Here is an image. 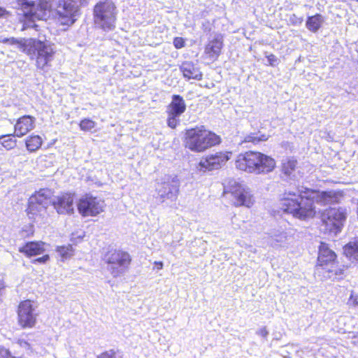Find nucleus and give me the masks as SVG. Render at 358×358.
Returning <instances> with one entry per match:
<instances>
[{
    "instance_id": "obj_7",
    "label": "nucleus",
    "mask_w": 358,
    "mask_h": 358,
    "mask_svg": "<svg viewBox=\"0 0 358 358\" xmlns=\"http://www.w3.org/2000/svg\"><path fill=\"white\" fill-rule=\"evenodd\" d=\"M105 206L103 199L91 194L83 196L78 203V212L83 217L96 216L103 211Z\"/></svg>"
},
{
    "instance_id": "obj_27",
    "label": "nucleus",
    "mask_w": 358,
    "mask_h": 358,
    "mask_svg": "<svg viewBox=\"0 0 358 358\" xmlns=\"http://www.w3.org/2000/svg\"><path fill=\"white\" fill-rule=\"evenodd\" d=\"M11 136V134L0 136V143L8 150L16 146V141L10 138Z\"/></svg>"
},
{
    "instance_id": "obj_24",
    "label": "nucleus",
    "mask_w": 358,
    "mask_h": 358,
    "mask_svg": "<svg viewBox=\"0 0 358 358\" xmlns=\"http://www.w3.org/2000/svg\"><path fill=\"white\" fill-rule=\"evenodd\" d=\"M297 161L294 159H287L282 162V171L287 178L292 179L294 177L293 174L296 167Z\"/></svg>"
},
{
    "instance_id": "obj_4",
    "label": "nucleus",
    "mask_w": 358,
    "mask_h": 358,
    "mask_svg": "<svg viewBox=\"0 0 358 358\" xmlns=\"http://www.w3.org/2000/svg\"><path fill=\"white\" fill-rule=\"evenodd\" d=\"M220 143V136L206 129L203 126L187 129L185 134V147L195 152H204Z\"/></svg>"
},
{
    "instance_id": "obj_41",
    "label": "nucleus",
    "mask_w": 358,
    "mask_h": 358,
    "mask_svg": "<svg viewBox=\"0 0 358 358\" xmlns=\"http://www.w3.org/2000/svg\"><path fill=\"white\" fill-rule=\"evenodd\" d=\"M257 335L263 337V338H266L268 334V331L266 330V327H263L260 329H259L257 331Z\"/></svg>"
},
{
    "instance_id": "obj_18",
    "label": "nucleus",
    "mask_w": 358,
    "mask_h": 358,
    "mask_svg": "<svg viewBox=\"0 0 358 358\" xmlns=\"http://www.w3.org/2000/svg\"><path fill=\"white\" fill-rule=\"evenodd\" d=\"M223 35L215 34L205 48V53L212 59H216L221 53L223 48Z\"/></svg>"
},
{
    "instance_id": "obj_34",
    "label": "nucleus",
    "mask_w": 358,
    "mask_h": 358,
    "mask_svg": "<svg viewBox=\"0 0 358 358\" xmlns=\"http://www.w3.org/2000/svg\"><path fill=\"white\" fill-rule=\"evenodd\" d=\"M266 57L267 58L269 65L275 66L279 64V59L275 55L270 54L266 55Z\"/></svg>"
},
{
    "instance_id": "obj_47",
    "label": "nucleus",
    "mask_w": 358,
    "mask_h": 358,
    "mask_svg": "<svg viewBox=\"0 0 358 358\" xmlns=\"http://www.w3.org/2000/svg\"><path fill=\"white\" fill-rule=\"evenodd\" d=\"M357 305H358V302H357Z\"/></svg>"
},
{
    "instance_id": "obj_3",
    "label": "nucleus",
    "mask_w": 358,
    "mask_h": 358,
    "mask_svg": "<svg viewBox=\"0 0 358 358\" xmlns=\"http://www.w3.org/2000/svg\"><path fill=\"white\" fill-rule=\"evenodd\" d=\"M22 47L23 52L31 59H35L37 69L46 71V69L51 66L56 51L54 45L50 42L28 38Z\"/></svg>"
},
{
    "instance_id": "obj_17",
    "label": "nucleus",
    "mask_w": 358,
    "mask_h": 358,
    "mask_svg": "<svg viewBox=\"0 0 358 358\" xmlns=\"http://www.w3.org/2000/svg\"><path fill=\"white\" fill-rule=\"evenodd\" d=\"M73 196L66 193L52 199V205L59 214L73 213Z\"/></svg>"
},
{
    "instance_id": "obj_44",
    "label": "nucleus",
    "mask_w": 358,
    "mask_h": 358,
    "mask_svg": "<svg viewBox=\"0 0 358 358\" xmlns=\"http://www.w3.org/2000/svg\"><path fill=\"white\" fill-rule=\"evenodd\" d=\"M9 41V38H3L0 37V42L3 43H8Z\"/></svg>"
},
{
    "instance_id": "obj_8",
    "label": "nucleus",
    "mask_w": 358,
    "mask_h": 358,
    "mask_svg": "<svg viewBox=\"0 0 358 358\" xmlns=\"http://www.w3.org/2000/svg\"><path fill=\"white\" fill-rule=\"evenodd\" d=\"M346 209L343 208H329L322 213V221L330 231H341L346 219Z\"/></svg>"
},
{
    "instance_id": "obj_21",
    "label": "nucleus",
    "mask_w": 358,
    "mask_h": 358,
    "mask_svg": "<svg viewBox=\"0 0 358 358\" xmlns=\"http://www.w3.org/2000/svg\"><path fill=\"white\" fill-rule=\"evenodd\" d=\"M180 70L182 73L185 78L188 80L194 79L201 80L202 79V73L199 69L191 62H185L180 66Z\"/></svg>"
},
{
    "instance_id": "obj_9",
    "label": "nucleus",
    "mask_w": 358,
    "mask_h": 358,
    "mask_svg": "<svg viewBox=\"0 0 358 358\" xmlns=\"http://www.w3.org/2000/svg\"><path fill=\"white\" fill-rule=\"evenodd\" d=\"M179 192V181L176 178L168 177L156 186L157 199L161 202L176 200Z\"/></svg>"
},
{
    "instance_id": "obj_10",
    "label": "nucleus",
    "mask_w": 358,
    "mask_h": 358,
    "mask_svg": "<svg viewBox=\"0 0 358 358\" xmlns=\"http://www.w3.org/2000/svg\"><path fill=\"white\" fill-rule=\"evenodd\" d=\"M52 192L49 189H41L36 192L29 199V210L31 214L40 213L45 211L52 203Z\"/></svg>"
},
{
    "instance_id": "obj_26",
    "label": "nucleus",
    "mask_w": 358,
    "mask_h": 358,
    "mask_svg": "<svg viewBox=\"0 0 358 358\" xmlns=\"http://www.w3.org/2000/svg\"><path fill=\"white\" fill-rule=\"evenodd\" d=\"M43 143L41 138L38 136H29L25 142L27 149L29 152H35L38 150Z\"/></svg>"
},
{
    "instance_id": "obj_22",
    "label": "nucleus",
    "mask_w": 358,
    "mask_h": 358,
    "mask_svg": "<svg viewBox=\"0 0 358 358\" xmlns=\"http://www.w3.org/2000/svg\"><path fill=\"white\" fill-rule=\"evenodd\" d=\"M43 242H29L19 249L20 252L27 256H34L43 253L45 251Z\"/></svg>"
},
{
    "instance_id": "obj_6",
    "label": "nucleus",
    "mask_w": 358,
    "mask_h": 358,
    "mask_svg": "<svg viewBox=\"0 0 358 358\" xmlns=\"http://www.w3.org/2000/svg\"><path fill=\"white\" fill-rule=\"evenodd\" d=\"M52 6L53 0H39L37 3L24 0L22 3V13L18 14L24 15L29 22L45 21Z\"/></svg>"
},
{
    "instance_id": "obj_19",
    "label": "nucleus",
    "mask_w": 358,
    "mask_h": 358,
    "mask_svg": "<svg viewBox=\"0 0 358 358\" xmlns=\"http://www.w3.org/2000/svg\"><path fill=\"white\" fill-rule=\"evenodd\" d=\"M36 118L31 115H24L16 122L15 124V134L13 136L22 137L34 129Z\"/></svg>"
},
{
    "instance_id": "obj_46",
    "label": "nucleus",
    "mask_w": 358,
    "mask_h": 358,
    "mask_svg": "<svg viewBox=\"0 0 358 358\" xmlns=\"http://www.w3.org/2000/svg\"><path fill=\"white\" fill-rule=\"evenodd\" d=\"M155 264L158 266L157 268L158 269H161L163 267V263L159 262H155Z\"/></svg>"
},
{
    "instance_id": "obj_14",
    "label": "nucleus",
    "mask_w": 358,
    "mask_h": 358,
    "mask_svg": "<svg viewBox=\"0 0 358 358\" xmlns=\"http://www.w3.org/2000/svg\"><path fill=\"white\" fill-rule=\"evenodd\" d=\"M229 159L228 153L216 152L214 155H208L203 158L196 166L199 171L206 172V171L216 170L224 165Z\"/></svg>"
},
{
    "instance_id": "obj_30",
    "label": "nucleus",
    "mask_w": 358,
    "mask_h": 358,
    "mask_svg": "<svg viewBox=\"0 0 358 358\" xmlns=\"http://www.w3.org/2000/svg\"><path fill=\"white\" fill-rule=\"evenodd\" d=\"M168 117H167V125L171 127V129H175L176 127L180 124V116L178 115H173L171 113H167Z\"/></svg>"
},
{
    "instance_id": "obj_33",
    "label": "nucleus",
    "mask_w": 358,
    "mask_h": 358,
    "mask_svg": "<svg viewBox=\"0 0 358 358\" xmlns=\"http://www.w3.org/2000/svg\"><path fill=\"white\" fill-rule=\"evenodd\" d=\"M0 358H22L21 357H15L11 352L3 347H0Z\"/></svg>"
},
{
    "instance_id": "obj_12",
    "label": "nucleus",
    "mask_w": 358,
    "mask_h": 358,
    "mask_svg": "<svg viewBox=\"0 0 358 358\" xmlns=\"http://www.w3.org/2000/svg\"><path fill=\"white\" fill-rule=\"evenodd\" d=\"M116 7L111 0H101L94 6L95 22H113L116 20Z\"/></svg>"
},
{
    "instance_id": "obj_40",
    "label": "nucleus",
    "mask_w": 358,
    "mask_h": 358,
    "mask_svg": "<svg viewBox=\"0 0 358 358\" xmlns=\"http://www.w3.org/2000/svg\"><path fill=\"white\" fill-rule=\"evenodd\" d=\"M306 24L307 28L313 32L317 31L320 27V24Z\"/></svg>"
},
{
    "instance_id": "obj_29",
    "label": "nucleus",
    "mask_w": 358,
    "mask_h": 358,
    "mask_svg": "<svg viewBox=\"0 0 358 358\" xmlns=\"http://www.w3.org/2000/svg\"><path fill=\"white\" fill-rule=\"evenodd\" d=\"M97 358H123V355L119 351L110 350L101 353Z\"/></svg>"
},
{
    "instance_id": "obj_28",
    "label": "nucleus",
    "mask_w": 358,
    "mask_h": 358,
    "mask_svg": "<svg viewBox=\"0 0 358 358\" xmlns=\"http://www.w3.org/2000/svg\"><path fill=\"white\" fill-rule=\"evenodd\" d=\"M57 252L62 258V260L66 259L71 255H73L72 246L70 245H69L68 246L58 247L57 249Z\"/></svg>"
},
{
    "instance_id": "obj_2",
    "label": "nucleus",
    "mask_w": 358,
    "mask_h": 358,
    "mask_svg": "<svg viewBox=\"0 0 358 358\" xmlns=\"http://www.w3.org/2000/svg\"><path fill=\"white\" fill-rule=\"evenodd\" d=\"M235 164L239 170L258 175L271 172L275 166V162L262 152L248 151L238 155Z\"/></svg>"
},
{
    "instance_id": "obj_13",
    "label": "nucleus",
    "mask_w": 358,
    "mask_h": 358,
    "mask_svg": "<svg viewBox=\"0 0 358 358\" xmlns=\"http://www.w3.org/2000/svg\"><path fill=\"white\" fill-rule=\"evenodd\" d=\"M87 3V0H59L57 7V13L62 18H68L75 22L76 16L79 12V5Z\"/></svg>"
},
{
    "instance_id": "obj_37",
    "label": "nucleus",
    "mask_w": 358,
    "mask_h": 358,
    "mask_svg": "<svg viewBox=\"0 0 358 358\" xmlns=\"http://www.w3.org/2000/svg\"><path fill=\"white\" fill-rule=\"evenodd\" d=\"M99 26L97 27L99 29H101L103 31H108L114 29L115 25L114 24H97Z\"/></svg>"
},
{
    "instance_id": "obj_45",
    "label": "nucleus",
    "mask_w": 358,
    "mask_h": 358,
    "mask_svg": "<svg viewBox=\"0 0 358 358\" xmlns=\"http://www.w3.org/2000/svg\"><path fill=\"white\" fill-rule=\"evenodd\" d=\"M4 289V284L2 280H0V296L2 294V292Z\"/></svg>"
},
{
    "instance_id": "obj_23",
    "label": "nucleus",
    "mask_w": 358,
    "mask_h": 358,
    "mask_svg": "<svg viewBox=\"0 0 358 358\" xmlns=\"http://www.w3.org/2000/svg\"><path fill=\"white\" fill-rule=\"evenodd\" d=\"M343 250L344 254L350 259L358 260V236L350 241Z\"/></svg>"
},
{
    "instance_id": "obj_25",
    "label": "nucleus",
    "mask_w": 358,
    "mask_h": 358,
    "mask_svg": "<svg viewBox=\"0 0 358 358\" xmlns=\"http://www.w3.org/2000/svg\"><path fill=\"white\" fill-rule=\"evenodd\" d=\"M268 138V136L264 134H262L261 131L250 133L244 137L242 143H251L253 145H257L262 141H266Z\"/></svg>"
},
{
    "instance_id": "obj_5",
    "label": "nucleus",
    "mask_w": 358,
    "mask_h": 358,
    "mask_svg": "<svg viewBox=\"0 0 358 358\" xmlns=\"http://www.w3.org/2000/svg\"><path fill=\"white\" fill-rule=\"evenodd\" d=\"M107 264V270L113 278L124 275L129 269L131 257L129 252L122 250H110L103 257Z\"/></svg>"
},
{
    "instance_id": "obj_11",
    "label": "nucleus",
    "mask_w": 358,
    "mask_h": 358,
    "mask_svg": "<svg viewBox=\"0 0 358 358\" xmlns=\"http://www.w3.org/2000/svg\"><path fill=\"white\" fill-rule=\"evenodd\" d=\"M229 193L236 206L250 207L254 203V198L248 187L241 183L234 182L229 187Z\"/></svg>"
},
{
    "instance_id": "obj_36",
    "label": "nucleus",
    "mask_w": 358,
    "mask_h": 358,
    "mask_svg": "<svg viewBox=\"0 0 358 358\" xmlns=\"http://www.w3.org/2000/svg\"><path fill=\"white\" fill-rule=\"evenodd\" d=\"M324 19L321 15H316L312 17H309L306 22H322Z\"/></svg>"
},
{
    "instance_id": "obj_31",
    "label": "nucleus",
    "mask_w": 358,
    "mask_h": 358,
    "mask_svg": "<svg viewBox=\"0 0 358 358\" xmlns=\"http://www.w3.org/2000/svg\"><path fill=\"white\" fill-rule=\"evenodd\" d=\"M95 127V122L90 119H84L80 123V127L83 131H90Z\"/></svg>"
},
{
    "instance_id": "obj_42",
    "label": "nucleus",
    "mask_w": 358,
    "mask_h": 358,
    "mask_svg": "<svg viewBox=\"0 0 358 358\" xmlns=\"http://www.w3.org/2000/svg\"><path fill=\"white\" fill-rule=\"evenodd\" d=\"M18 343L20 345V347L25 348V349H29L30 348V344L27 342L26 341L23 339H20L18 341Z\"/></svg>"
},
{
    "instance_id": "obj_43",
    "label": "nucleus",
    "mask_w": 358,
    "mask_h": 358,
    "mask_svg": "<svg viewBox=\"0 0 358 358\" xmlns=\"http://www.w3.org/2000/svg\"><path fill=\"white\" fill-rule=\"evenodd\" d=\"M38 25L36 23H34L33 25L31 27L29 26V24H23V27L22 28V30H24L29 27H31L33 29H34L36 31L38 30Z\"/></svg>"
},
{
    "instance_id": "obj_20",
    "label": "nucleus",
    "mask_w": 358,
    "mask_h": 358,
    "mask_svg": "<svg viewBox=\"0 0 358 358\" xmlns=\"http://www.w3.org/2000/svg\"><path fill=\"white\" fill-rule=\"evenodd\" d=\"M185 110L186 103L184 99L178 94L173 95L171 102L167 106L166 113L180 116Z\"/></svg>"
},
{
    "instance_id": "obj_16",
    "label": "nucleus",
    "mask_w": 358,
    "mask_h": 358,
    "mask_svg": "<svg viewBox=\"0 0 358 358\" xmlns=\"http://www.w3.org/2000/svg\"><path fill=\"white\" fill-rule=\"evenodd\" d=\"M336 258V255L335 252L329 249L328 245L324 243H321L319 248L317 260L320 264L319 266L322 267V269L327 270L329 273H334L336 275H338L337 271L328 268L329 264L332 267L334 264Z\"/></svg>"
},
{
    "instance_id": "obj_38",
    "label": "nucleus",
    "mask_w": 358,
    "mask_h": 358,
    "mask_svg": "<svg viewBox=\"0 0 358 358\" xmlns=\"http://www.w3.org/2000/svg\"><path fill=\"white\" fill-rule=\"evenodd\" d=\"M50 257L48 255H43L41 257L36 258L33 260V263L44 264L49 260Z\"/></svg>"
},
{
    "instance_id": "obj_32",
    "label": "nucleus",
    "mask_w": 358,
    "mask_h": 358,
    "mask_svg": "<svg viewBox=\"0 0 358 358\" xmlns=\"http://www.w3.org/2000/svg\"><path fill=\"white\" fill-rule=\"evenodd\" d=\"M27 41V39L22 38L20 40H18L15 38L11 37L9 38L8 43L10 45H17L18 48L20 50L23 52V45L25 43V42Z\"/></svg>"
},
{
    "instance_id": "obj_39",
    "label": "nucleus",
    "mask_w": 358,
    "mask_h": 358,
    "mask_svg": "<svg viewBox=\"0 0 358 358\" xmlns=\"http://www.w3.org/2000/svg\"><path fill=\"white\" fill-rule=\"evenodd\" d=\"M173 44L176 48H181L184 46L185 42L181 38H176L173 41Z\"/></svg>"
},
{
    "instance_id": "obj_35",
    "label": "nucleus",
    "mask_w": 358,
    "mask_h": 358,
    "mask_svg": "<svg viewBox=\"0 0 358 358\" xmlns=\"http://www.w3.org/2000/svg\"><path fill=\"white\" fill-rule=\"evenodd\" d=\"M11 14L9 11L6 10L4 8L0 7V20H10L9 18Z\"/></svg>"
},
{
    "instance_id": "obj_1",
    "label": "nucleus",
    "mask_w": 358,
    "mask_h": 358,
    "mask_svg": "<svg viewBox=\"0 0 358 358\" xmlns=\"http://www.w3.org/2000/svg\"><path fill=\"white\" fill-rule=\"evenodd\" d=\"M315 200L324 204L332 203L336 201L335 193L332 192H320L302 187L294 192H285L280 202V209L294 217L306 220L315 215L313 206Z\"/></svg>"
},
{
    "instance_id": "obj_15",
    "label": "nucleus",
    "mask_w": 358,
    "mask_h": 358,
    "mask_svg": "<svg viewBox=\"0 0 358 358\" xmlns=\"http://www.w3.org/2000/svg\"><path fill=\"white\" fill-rule=\"evenodd\" d=\"M32 303L27 300L20 303L18 308L19 324L23 328H30L36 323V315L34 313Z\"/></svg>"
}]
</instances>
